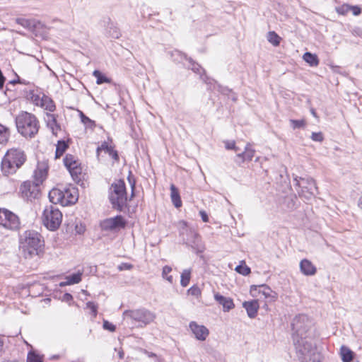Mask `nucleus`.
<instances>
[{"label":"nucleus","mask_w":362,"mask_h":362,"mask_svg":"<svg viewBox=\"0 0 362 362\" xmlns=\"http://www.w3.org/2000/svg\"><path fill=\"white\" fill-rule=\"evenodd\" d=\"M290 124L293 129H303L306 125L305 119H290Z\"/></svg>","instance_id":"obj_42"},{"label":"nucleus","mask_w":362,"mask_h":362,"mask_svg":"<svg viewBox=\"0 0 362 362\" xmlns=\"http://www.w3.org/2000/svg\"><path fill=\"white\" fill-rule=\"evenodd\" d=\"M39 106L49 112H54L56 108L54 101L45 95H42V102Z\"/></svg>","instance_id":"obj_29"},{"label":"nucleus","mask_w":362,"mask_h":362,"mask_svg":"<svg viewBox=\"0 0 362 362\" xmlns=\"http://www.w3.org/2000/svg\"><path fill=\"white\" fill-rule=\"evenodd\" d=\"M243 307L246 310L248 317L252 319L257 316L259 305L257 300H252L245 301Z\"/></svg>","instance_id":"obj_20"},{"label":"nucleus","mask_w":362,"mask_h":362,"mask_svg":"<svg viewBox=\"0 0 362 362\" xmlns=\"http://www.w3.org/2000/svg\"><path fill=\"white\" fill-rule=\"evenodd\" d=\"M19 193L24 200L33 202L40 197V186L32 181H25L20 186Z\"/></svg>","instance_id":"obj_11"},{"label":"nucleus","mask_w":362,"mask_h":362,"mask_svg":"<svg viewBox=\"0 0 362 362\" xmlns=\"http://www.w3.org/2000/svg\"><path fill=\"white\" fill-rule=\"evenodd\" d=\"M354 352L345 345L340 348V356L342 362H351L354 358Z\"/></svg>","instance_id":"obj_25"},{"label":"nucleus","mask_w":362,"mask_h":362,"mask_svg":"<svg viewBox=\"0 0 362 362\" xmlns=\"http://www.w3.org/2000/svg\"><path fill=\"white\" fill-rule=\"evenodd\" d=\"M64 298L66 300H71L73 298V297L70 293H66L64 296Z\"/></svg>","instance_id":"obj_60"},{"label":"nucleus","mask_w":362,"mask_h":362,"mask_svg":"<svg viewBox=\"0 0 362 362\" xmlns=\"http://www.w3.org/2000/svg\"><path fill=\"white\" fill-rule=\"evenodd\" d=\"M27 362H42L41 358L37 354L30 351L28 354Z\"/></svg>","instance_id":"obj_44"},{"label":"nucleus","mask_w":362,"mask_h":362,"mask_svg":"<svg viewBox=\"0 0 362 362\" xmlns=\"http://www.w3.org/2000/svg\"><path fill=\"white\" fill-rule=\"evenodd\" d=\"M119 358L122 359L124 358V352L122 351H120L119 352Z\"/></svg>","instance_id":"obj_64"},{"label":"nucleus","mask_w":362,"mask_h":362,"mask_svg":"<svg viewBox=\"0 0 362 362\" xmlns=\"http://www.w3.org/2000/svg\"><path fill=\"white\" fill-rule=\"evenodd\" d=\"M170 56L172 59L176 63H183L184 60L189 61V58L185 54L177 49L172 51Z\"/></svg>","instance_id":"obj_32"},{"label":"nucleus","mask_w":362,"mask_h":362,"mask_svg":"<svg viewBox=\"0 0 362 362\" xmlns=\"http://www.w3.org/2000/svg\"><path fill=\"white\" fill-rule=\"evenodd\" d=\"M63 194H64V201L67 202V206L76 203L78 199L75 188L64 187L63 189Z\"/></svg>","instance_id":"obj_23"},{"label":"nucleus","mask_w":362,"mask_h":362,"mask_svg":"<svg viewBox=\"0 0 362 362\" xmlns=\"http://www.w3.org/2000/svg\"><path fill=\"white\" fill-rule=\"evenodd\" d=\"M279 37L274 31H269L267 34V40L274 46H279L281 42Z\"/></svg>","instance_id":"obj_36"},{"label":"nucleus","mask_w":362,"mask_h":362,"mask_svg":"<svg viewBox=\"0 0 362 362\" xmlns=\"http://www.w3.org/2000/svg\"><path fill=\"white\" fill-rule=\"evenodd\" d=\"M27 160L25 151L20 148L8 149L2 158L1 168L4 175H9L16 173Z\"/></svg>","instance_id":"obj_3"},{"label":"nucleus","mask_w":362,"mask_h":362,"mask_svg":"<svg viewBox=\"0 0 362 362\" xmlns=\"http://www.w3.org/2000/svg\"><path fill=\"white\" fill-rule=\"evenodd\" d=\"M101 151H104L107 153L115 161H119V157L117 151L115 150L112 146H109L106 141H103L101 145L97 148L96 153L98 156Z\"/></svg>","instance_id":"obj_21"},{"label":"nucleus","mask_w":362,"mask_h":362,"mask_svg":"<svg viewBox=\"0 0 362 362\" xmlns=\"http://www.w3.org/2000/svg\"><path fill=\"white\" fill-rule=\"evenodd\" d=\"M255 151L250 148V144H247L245 150L242 152H238L234 158V162L241 165L245 161H251L255 156Z\"/></svg>","instance_id":"obj_15"},{"label":"nucleus","mask_w":362,"mask_h":362,"mask_svg":"<svg viewBox=\"0 0 362 362\" xmlns=\"http://www.w3.org/2000/svg\"><path fill=\"white\" fill-rule=\"evenodd\" d=\"M294 185L298 187L297 189L299 196L304 197L309 199L311 197L314 196L317 192V187L315 180L312 177H298L293 178Z\"/></svg>","instance_id":"obj_8"},{"label":"nucleus","mask_w":362,"mask_h":362,"mask_svg":"<svg viewBox=\"0 0 362 362\" xmlns=\"http://www.w3.org/2000/svg\"><path fill=\"white\" fill-rule=\"evenodd\" d=\"M10 83H12V84H15V83H20V84H22V85H30V82L24 79V78H21L20 76H17V78L16 79H14L13 81H10Z\"/></svg>","instance_id":"obj_51"},{"label":"nucleus","mask_w":362,"mask_h":362,"mask_svg":"<svg viewBox=\"0 0 362 362\" xmlns=\"http://www.w3.org/2000/svg\"><path fill=\"white\" fill-rule=\"evenodd\" d=\"M235 270L240 274L247 276L251 273L250 268L243 262L240 264L238 265Z\"/></svg>","instance_id":"obj_39"},{"label":"nucleus","mask_w":362,"mask_h":362,"mask_svg":"<svg viewBox=\"0 0 362 362\" xmlns=\"http://www.w3.org/2000/svg\"><path fill=\"white\" fill-rule=\"evenodd\" d=\"M80 118L81 122L85 124L86 127L93 129L95 127V121L90 119L88 117L85 115L83 112H80Z\"/></svg>","instance_id":"obj_40"},{"label":"nucleus","mask_w":362,"mask_h":362,"mask_svg":"<svg viewBox=\"0 0 362 362\" xmlns=\"http://www.w3.org/2000/svg\"><path fill=\"white\" fill-rule=\"evenodd\" d=\"M48 197L50 202L53 204L52 205L55 206L59 204L63 206H67V202L64 201V199H64L63 189L54 188L49 192Z\"/></svg>","instance_id":"obj_16"},{"label":"nucleus","mask_w":362,"mask_h":362,"mask_svg":"<svg viewBox=\"0 0 362 362\" xmlns=\"http://www.w3.org/2000/svg\"><path fill=\"white\" fill-rule=\"evenodd\" d=\"M64 163L73 179L78 178V175L81 173V168L78 160L73 155L66 154L64 158Z\"/></svg>","instance_id":"obj_13"},{"label":"nucleus","mask_w":362,"mask_h":362,"mask_svg":"<svg viewBox=\"0 0 362 362\" xmlns=\"http://www.w3.org/2000/svg\"><path fill=\"white\" fill-rule=\"evenodd\" d=\"M42 223L49 230H56L61 225L62 214L54 205L47 206L42 214Z\"/></svg>","instance_id":"obj_7"},{"label":"nucleus","mask_w":362,"mask_h":362,"mask_svg":"<svg viewBox=\"0 0 362 362\" xmlns=\"http://www.w3.org/2000/svg\"><path fill=\"white\" fill-rule=\"evenodd\" d=\"M225 148L227 150H233L235 152L238 153L240 149L235 145V142L234 141H224Z\"/></svg>","instance_id":"obj_45"},{"label":"nucleus","mask_w":362,"mask_h":362,"mask_svg":"<svg viewBox=\"0 0 362 362\" xmlns=\"http://www.w3.org/2000/svg\"><path fill=\"white\" fill-rule=\"evenodd\" d=\"M336 11L340 15H346L349 11H350L349 5L344 4L338 6L336 8Z\"/></svg>","instance_id":"obj_46"},{"label":"nucleus","mask_w":362,"mask_h":362,"mask_svg":"<svg viewBox=\"0 0 362 362\" xmlns=\"http://www.w3.org/2000/svg\"><path fill=\"white\" fill-rule=\"evenodd\" d=\"M192 269H186L182 271L180 276V284L182 287H187L191 279Z\"/></svg>","instance_id":"obj_34"},{"label":"nucleus","mask_w":362,"mask_h":362,"mask_svg":"<svg viewBox=\"0 0 362 362\" xmlns=\"http://www.w3.org/2000/svg\"><path fill=\"white\" fill-rule=\"evenodd\" d=\"M0 225L5 228L17 230L21 228L19 217L5 208H0Z\"/></svg>","instance_id":"obj_10"},{"label":"nucleus","mask_w":362,"mask_h":362,"mask_svg":"<svg viewBox=\"0 0 362 362\" xmlns=\"http://www.w3.org/2000/svg\"><path fill=\"white\" fill-rule=\"evenodd\" d=\"M214 299L218 304L223 306V310L224 312L230 311L235 306L232 298L223 296L219 293H216L214 294Z\"/></svg>","instance_id":"obj_19"},{"label":"nucleus","mask_w":362,"mask_h":362,"mask_svg":"<svg viewBox=\"0 0 362 362\" xmlns=\"http://www.w3.org/2000/svg\"><path fill=\"white\" fill-rule=\"evenodd\" d=\"M107 27L106 31L108 33L110 37L118 39L121 36V33L119 29L116 26V25L111 21L110 18L107 19Z\"/></svg>","instance_id":"obj_24"},{"label":"nucleus","mask_w":362,"mask_h":362,"mask_svg":"<svg viewBox=\"0 0 362 362\" xmlns=\"http://www.w3.org/2000/svg\"><path fill=\"white\" fill-rule=\"evenodd\" d=\"M170 197L173 205L176 208H180L182 206L179 190L174 185H170Z\"/></svg>","instance_id":"obj_26"},{"label":"nucleus","mask_w":362,"mask_h":362,"mask_svg":"<svg viewBox=\"0 0 362 362\" xmlns=\"http://www.w3.org/2000/svg\"><path fill=\"white\" fill-rule=\"evenodd\" d=\"M169 283L173 284V277L171 275L167 276L165 278Z\"/></svg>","instance_id":"obj_61"},{"label":"nucleus","mask_w":362,"mask_h":362,"mask_svg":"<svg viewBox=\"0 0 362 362\" xmlns=\"http://www.w3.org/2000/svg\"><path fill=\"white\" fill-rule=\"evenodd\" d=\"M199 215H200L203 222H205V223L209 222V216H208L207 213L205 211H204V210L200 211Z\"/></svg>","instance_id":"obj_56"},{"label":"nucleus","mask_w":362,"mask_h":362,"mask_svg":"<svg viewBox=\"0 0 362 362\" xmlns=\"http://www.w3.org/2000/svg\"><path fill=\"white\" fill-rule=\"evenodd\" d=\"M189 68L191 69L194 73L201 74L202 72H204V69L196 62H194L192 58H189Z\"/></svg>","instance_id":"obj_41"},{"label":"nucleus","mask_w":362,"mask_h":362,"mask_svg":"<svg viewBox=\"0 0 362 362\" xmlns=\"http://www.w3.org/2000/svg\"><path fill=\"white\" fill-rule=\"evenodd\" d=\"M286 200H287L288 202V208L289 209H293L295 208V202H294L293 198H292V197L286 198Z\"/></svg>","instance_id":"obj_57"},{"label":"nucleus","mask_w":362,"mask_h":362,"mask_svg":"<svg viewBox=\"0 0 362 362\" xmlns=\"http://www.w3.org/2000/svg\"><path fill=\"white\" fill-rule=\"evenodd\" d=\"M259 293H262L265 298H269L272 300H274L276 298V293L273 291L271 288L266 285H252L250 286V291H257Z\"/></svg>","instance_id":"obj_17"},{"label":"nucleus","mask_w":362,"mask_h":362,"mask_svg":"<svg viewBox=\"0 0 362 362\" xmlns=\"http://www.w3.org/2000/svg\"><path fill=\"white\" fill-rule=\"evenodd\" d=\"M10 136V132L8 127L0 123V144L8 141Z\"/></svg>","instance_id":"obj_35"},{"label":"nucleus","mask_w":362,"mask_h":362,"mask_svg":"<svg viewBox=\"0 0 362 362\" xmlns=\"http://www.w3.org/2000/svg\"><path fill=\"white\" fill-rule=\"evenodd\" d=\"M171 271H172V268L170 266L166 265V266L163 267V270H162L163 278H165L167 276H168V274Z\"/></svg>","instance_id":"obj_55"},{"label":"nucleus","mask_w":362,"mask_h":362,"mask_svg":"<svg viewBox=\"0 0 362 362\" xmlns=\"http://www.w3.org/2000/svg\"><path fill=\"white\" fill-rule=\"evenodd\" d=\"M187 293H188V294L197 298L201 296L202 291L198 286L193 285L187 290Z\"/></svg>","instance_id":"obj_43"},{"label":"nucleus","mask_w":362,"mask_h":362,"mask_svg":"<svg viewBox=\"0 0 362 362\" xmlns=\"http://www.w3.org/2000/svg\"><path fill=\"white\" fill-rule=\"evenodd\" d=\"M203 80L205 81V83L213 85V88L214 90H217L223 95L229 96L230 93H233L231 89L226 86H221V84L215 81L214 79H210L206 76L204 78H203ZM231 99L235 101L237 98L236 96L234 94H233V95L231 96Z\"/></svg>","instance_id":"obj_18"},{"label":"nucleus","mask_w":362,"mask_h":362,"mask_svg":"<svg viewBox=\"0 0 362 362\" xmlns=\"http://www.w3.org/2000/svg\"><path fill=\"white\" fill-rule=\"evenodd\" d=\"M127 221L122 215L107 218L100 221V227L103 231H116L124 228Z\"/></svg>","instance_id":"obj_12"},{"label":"nucleus","mask_w":362,"mask_h":362,"mask_svg":"<svg viewBox=\"0 0 362 362\" xmlns=\"http://www.w3.org/2000/svg\"><path fill=\"white\" fill-rule=\"evenodd\" d=\"M123 316L138 322L140 327L148 325L155 318V315L146 308L127 310L124 311Z\"/></svg>","instance_id":"obj_9"},{"label":"nucleus","mask_w":362,"mask_h":362,"mask_svg":"<svg viewBox=\"0 0 362 362\" xmlns=\"http://www.w3.org/2000/svg\"><path fill=\"white\" fill-rule=\"evenodd\" d=\"M18 132L25 138L32 139L38 133L40 123L33 114L22 112L16 118Z\"/></svg>","instance_id":"obj_4"},{"label":"nucleus","mask_w":362,"mask_h":362,"mask_svg":"<svg viewBox=\"0 0 362 362\" xmlns=\"http://www.w3.org/2000/svg\"><path fill=\"white\" fill-rule=\"evenodd\" d=\"M21 245L25 258L40 256L44 252L45 241L40 233L28 230L21 237Z\"/></svg>","instance_id":"obj_2"},{"label":"nucleus","mask_w":362,"mask_h":362,"mask_svg":"<svg viewBox=\"0 0 362 362\" xmlns=\"http://www.w3.org/2000/svg\"><path fill=\"white\" fill-rule=\"evenodd\" d=\"M310 138L313 141L317 142H322L324 140V136L321 132H313Z\"/></svg>","instance_id":"obj_48"},{"label":"nucleus","mask_w":362,"mask_h":362,"mask_svg":"<svg viewBox=\"0 0 362 362\" xmlns=\"http://www.w3.org/2000/svg\"><path fill=\"white\" fill-rule=\"evenodd\" d=\"M93 76L96 78L97 84H103L105 83L110 82V79L98 70H95L93 71Z\"/></svg>","instance_id":"obj_37"},{"label":"nucleus","mask_w":362,"mask_h":362,"mask_svg":"<svg viewBox=\"0 0 362 362\" xmlns=\"http://www.w3.org/2000/svg\"><path fill=\"white\" fill-rule=\"evenodd\" d=\"M86 308L91 310L92 315L95 317L98 314V305L94 302L88 301L86 303Z\"/></svg>","instance_id":"obj_47"},{"label":"nucleus","mask_w":362,"mask_h":362,"mask_svg":"<svg viewBox=\"0 0 362 362\" xmlns=\"http://www.w3.org/2000/svg\"><path fill=\"white\" fill-rule=\"evenodd\" d=\"M82 273L78 272L66 277V281L60 283L61 286L78 284L81 281Z\"/></svg>","instance_id":"obj_28"},{"label":"nucleus","mask_w":362,"mask_h":362,"mask_svg":"<svg viewBox=\"0 0 362 362\" xmlns=\"http://www.w3.org/2000/svg\"><path fill=\"white\" fill-rule=\"evenodd\" d=\"M310 112H311V114L313 115V117H317V113H316V111H315V109L311 108L310 109Z\"/></svg>","instance_id":"obj_62"},{"label":"nucleus","mask_w":362,"mask_h":362,"mask_svg":"<svg viewBox=\"0 0 362 362\" xmlns=\"http://www.w3.org/2000/svg\"><path fill=\"white\" fill-rule=\"evenodd\" d=\"M47 175V168H37V170L34 172V179L35 183H37L40 186V184L46 179Z\"/></svg>","instance_id":"obj_27"},{"label":"nucleus","mask_w":362,"mask_h":362,"mask_svg":"<svg viewBox=\"0 0 362 362\" xmlns=\"http://www.w3.org/2000/svg\"><path fill=\"white\" fill-rule=\"evenodd\" d=\"M108 199L112 209L119 212L124 211L127 206V193L123 180H118L111 184L108 190Z\"/></svg>","instance_id":"obj_5"},{"label":"nucleus","mask_w":362,"mask_h":362,"mask_svg":"<svg viewBox=\"0 0 362 362\" xmlns=\"http://www.w3.org/2000/svg\"><path fill=\"white\" fill-rule=\"evenodd\" d=\"M351 33L353 35L360 37L362 38V28L359 27H355L352 30Z\"/></svg>","instance_id":"obj_54"},{"label":"nucleus","mask_w":362,"mask_h":362,"mask_svg":"<svg viewBox=\"0 0 362 362\" xmlns=\"http://www.w3.org/2000/svg\"><path fill=\"white\" fill-rule=\"evenodd\" d=\"M17 23L18 24H21L23 27H27L28 25V21L27 20H25V19H23V18H18L17 19Z\"/></svg>","instance_id":"obj_58"},{"label":"nucleus","mask_w":362,"mask_h":362,"mask_svg":"<svg viewBox=\"0 0 362 362\" xmlns=\"http://www.w3.org/2000/svg\"><path fill=\"white\" fill-rule=\"evenodd\" d=\"M313 322L304 314L296 315L291 323L292 339L300 362H320L321 355L312 342Z\"/></svg>","instance_id":"obj_1"},{"label":"nucleus","mask_w":362,"mask_h":362,"mask_svg":"<svg viewBox=\"0 0 362 362\" xmlns=\"http://www.w3.org/2000/svg\"><path fill=\"white\" fill-rule=\"evenodd\" d=\"M358 206L360 209H362V196L358 199Z\"/></svg>","instance_id":"obj_63"},{"label":"nucleus","mask_w":362,"mask_h":362,"mask_svg":"<svg viewBox=\"0 0 362 362\" xmlns=\"http://www.w3.org/2000/svg\"><path fill=\"white\" fill-rule=\"evenodd\" d=\"M189 327L197 340L204 341L209 334L206 327L199 325L194 321L189 322Z\"/></svg>","instance_id":"obj_14"},{"label":"nucleus","mask_w":362,"mask_h":362,"mask_svg":"<svg viewBox=\"0 0 362 362\" xmlns=\"http://www.w3.org/2000/svg\"><path fill=\"white\" fill-rule=\"evenodd\" d=\"M69 145L64 140H59L56 146L55 158H60L68 148Z\"/></svg>","instance_id":"obj_33"},{"label":"nucleus","mask_w":362,"mask_h":362,"mask_svg":"<svg viewBox=\"0 0 362 362\" xmlns=\"http://www.w3.org/2000/svg\"><path fill=\"white\" fill-rule=\"evenodd\" d=\"M103 327L104 329L108 330L110 332H115L116 329L115 325L107 320L103 321Z\"/></svg>","instance_id":"obj_50"},{"label":"nucleus","mask_w":362,"mask_h":362,"mask_svg":"<svg viewBox=\"0 0 362 362\" xmlns=\"http://www.w3.org/2000/svg\"><path fill=\"white\" fill-rule=\"evenodd\" d=\"M132 268H133V265L132 264L126 263V262L122 263L121 264H119L118 266V269L119 271L130 270Z\"/></svg>","instance_id":"obj_53"},{"label":"nucleus","mask_w":362,"mask_h":362,"mask_svg":"<svg viewBox=\"0 0 362 362\" xmlns=\"http://www.w3.org/2000/svg\"><path fill=\"white\" fill-rule=\"evenodd\" d=\"M4 344V338L3 336H0V354L3 351Z\"/></svg>","instance_id":"obj_59"},{"label":"nucleus","mask_w":362,"mask_h":362,"mask_svg":"<svg viewBox=\"0 0 362 362\" xmlns=\"http://www.w3.org/2000/svg\"><path fill=\"white\" fill-rule=\"evenodd\" d=\"M300 272L306 276H312L314 275L316 272L317 269L315 266L313 265V264L307 259H303L300 262Z\"/></svg>","instance_id":"obj_22"},{"label":"nucleus","mask_w":362,"mask_h":362,"mask_svg":"<svg viewBox=\"0 0 362 362\" xmlns=\"http://www.w3.org/2000/svg\"><path fill=\"white\" fill-rule=\"evenodd\" d=\"M349 8H350V11H352L353 15L355 16H359L361 13V12H362V9H361V8L359 6H357V5H355V6L349 5Z\"/></svg>","instance_id":"obj_52"},{"label":"nucleus","mask_w":362,"mask_h":362,"mask_svg":"<svg viewBox=\"0 0 362 362\" xmlns=\"http://www.w3.org/2000/svg\"><path fill=\"white\" fill-rule=\"evenodd\" d=\"M47 126L52 129L53 134H57V131L60 129V126L57 122L56 117L52 114H47Z\"/></svg>","instance_id":"obj_31"},{"label":"nucleus","mask_w":362,"mask_h":362,"mask_svg":"<svg viewBox=\"0 0 362 362\" xmlns=\"http://www.w3.org/2000/svg\"><path fill=\"white\" fill-rule=\"evenodd\" d=\"M180 236L182 238L183 243L189 246L192 250L197 255L202 254L205 250L199 235L192 228H189L187 222H180Z\"/></svg>","instance_id":"obj_6"},{"label":"nucleus","mask_w":362,"mask_h":362,"mask_svg":"<svg viewBox=\"0 0 362 362\" xmlns=\"http://www.w3.org/2000/svg\"><path fill=\"white\" fill-rule=\"evenodd\" d=\"M127 180L129 181V183L131 186L132 189V197L134 196V189L136 187V180L133 176H132V173L129 172V175L127 177Z\"/></svg>","instance_id":"obj_49"},{"label":"nucleus","mask_w":362,"mask_h":362,"mask_svg":"<svg viewBox=\"0 0 362 362\" xmlns=\"http://www.w3.org/2000/svg\"><path fill=\"white\" fill-rule=\"evenodd\" d=\"M303 58L304 61L311 66H317L320 62L317 56L309 52H306L303 54Z\"/></svg>","instance_id":"obj_30"},{"label":"nucleus","mask_w":362,"mask_h":362,"mask_svg":"<svg viewBox=\"0 0 362 362\" xmlns=\"http://www.w3.org/2000/svg\"><path fill=\"white\" fill-rule=\"evenodd\" d=\"M27 98L37 106H39L42 102V97L37 94L33 90L28 92Z\"/></svg>","instance_id":"obj_38"}]
</instances>
